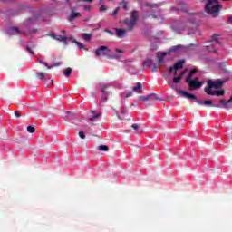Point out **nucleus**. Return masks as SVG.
I'll use <instances>...</instances> for the list:
<instances>
[{
    "instance_id": "f257e3e1",
    "label": "nucleus",
    "mask_w": 232,
    "mask_h": 232,
    "mask_svg": "<svg viewBox=\"0 0 232 232\" xmlns=\"http://www.w3.org/2000/svg\"><path fill=\"white\" fill-rule=\"evenodd\" d=\"M139 21V11L133 10L130 14V18H126L123 20V24L128 27L127 29H119L116 28V35L119 39H124L126 37L127 32H131L133 28L137 25V22Z\"/></svg>"
},
{
    "instance_id": "f03ea898",
    "label": "nucleus",
    "mask_w": 232,
    "mask_h": 232,
    "mask_svg": "<svg viewBox=\"0 0 232 232\" xmlns=\"http://www.w3.org/2000/svg\"><path fill=\"white\" fill-rule=\"evenodd\" d=\"M205 3V12L212 17H218L222 5L218 3V0H203Z\"/></svg>"
},
{
    "instance_id": "7ed1b4c3",
    "label": "nucleus",
    "mask_w": 232,
    "mask_h": 232,
    "mask_svg": "<svg viewBox=\"0 0 232 232\" xmlns=\"http://www.w3.org/2000/svg\"><path fill=\"white\" fill-rule=\"evenodd\" d=\"M179 95L185 97V99H191L195 101L199 106H213V102L211 100L202 101L199 100L195 94H191L186 91H179Z\"/></svg>"
},
{
    "instance_id": "20e7f679",
    "label": "nucleus",
    "mask_w": 232,
    "mask_h": 232,
    "mask_svg": "<svg viewBox=\"0 0 232 232\" xmlns=\"http://www.w3.org/2000/svg\"><path fill=\"white\" fill-rule=\"evenodd\" d=\"M222 86H224V82H222L221 80H216V81L208 80L207 86L204 88V90L207 95L213 96V88L215 90H218L222 88Z\"/></svg>"
},
{
    "instance_id": "39448f33",
    "label": "nucleus",
    "mask_w": 232,
    "mask_h": 232,
    "mask_svg": "<svg viewBox=\"0 0 232 232\" xmlns=\"http://www.w3.org/2000/svg\"><path fill=\"white\" fill-rule=\"evenodd\" d=\"M101 115L102 114L99 111L91 110L89 112V126H97Z\"/></svg>"
},
{
    "instance_id": "423d86ee",
    "label": "nucleus",
    "mask_w": 232,
    "mask_h": 232,
    "mask_svg": "<svg viewBox=\"0 0 232 232\" xmlns=\"http://www.w3.org/2000/svg\"><path fill=\"white\" fill-rule=\"evenodd\" d=\"M186 82L188 83L189 90H198V88H202L203 84L202 82H198V78H194L193 80L192 78L189 80L187 78Z\"/></svg>"
},
{
    "instance_id": "0eeeda50",
    "label": "nucleus",
    "mask_w": 232,
    "mask_h": 232,
    "mask_svg": "<svg viewBox=\"0 0 232 232\" xmlns=\"http://www.w3.org/2000/svg\"><path fill=\"white\" fill-rule=\"evenodd\" d=\"M110 53H111V51H110L108 46H101L95 52L96 57H108Z\"/></svg>"
},
{
    "instance_id": "6e6552de",
    "label": "nucleus",
    "mask_w": 232,
    "mask_h": 232,
    "mask_svg": "<svg viewBox=\"0 0 232 232\" xmlns=\"http://www.w3.org/2000/svg\"><path fill=\"white\" fill-rule=\"evenodd\" d=\"M191 24H193V22L190 21V20H188V21H178V23H177L178 29H179L181 31H184L187 28H189V26H191Z\"/></svg>"
},
{
    "instance_id": "1a4fd4ad",
    "label": "nucleus",
    "mask_w": 232,
    "mask_h": 232,
    "mask_svg": "<svg viewBox=\"0 0 232 232\" xmlns=\"http://www.w3.org/2000/svg\"><path fill=\"white\" fill-rule=\"evenodd\" d=\"M184 60H180L179 63H176L174 66L169 67V72H174V75H177V71L180 70L184 66Z\"/></svg>"
},
{
    "instance_id": "9d476101",
    "label": "nucleus",
    "mask_w": 232,
    "mask_h": 232,
    "mask_svg": "<svg viewBox=\"0 0 232 232\" xmlns=\"http://www.w3.org/2000/svg\"><path fill=\"white\" fill-rule=\"evenodd\" d=\"M108 85L103 84L102 85V96L101 98V102H106V101H108Z\"/></svg>"
},
{
    "instance_id": "9b49d317",
    "label": "nucleus",
    "mask_w": 232,
    "mask_h": 232,
    "mask_svg": "<svg viewBox=\"0 0 232 232\" xmlns=\"http://www.w3.org/2000/svg\"><path fill=\"white\" fill-rule=\"evenodd\" d=\"M150 15L153 17V19H158V23L160 24L164 23V16L160 14V12L152 11Z\"/></svg>"
},
{
    "instance_id": "f8f14e48",
    "label": "nucleus",
    "mask_w": 232,
    "mask_h": 232,
    "mask_svg": "<svg viewBox=\"0 0 232 232\" xmlns=\"http://www.w3.org/2000/svg\"><path fill=\"white\" fill-rule=\"evenodd\" d=\"M71 14L69 16V21L72 22L74 19H77V17H81V13L79 12H75V8L74 7H71Z\"/></svg>"
},
{
    "instance_id": "ddd939ff",
    "label": "nucleus",
    "mask_w": 232,
    "mask_h": 232,
    "mask_svg": "<svg viewBox=\"0 0 232 232\" xmlns=\"http://www.w3.org/2000/svg\"><path fill=\"white\" fill-rule=\"evenodd\" d=\"M49 35L53 37V39H55L56 41H61L62 43H66V41H68L67 36L55 35V34L53 33L49 34Z\"/></svg>"
},
{
    "instance_id": "4468645a",
    "label": "nucleus",
    "mask_w": 232,
    "mask_h": 232,
    "mask_svg": "<svg viewBox=\"0 0 232 232\" xmlns=\"http://www.w3.org/2000/svg\"><path fill=\"white\" fill-rule=\"evenodd\" d=\"M132 92H135L136 93H142V83L137 82V86L132 88Z\"/></svg>"
},
{
    "instance_id": "2eb2a0df",
    "label": "nucleus",
    "mask_w": 232,
    "mask_h": 232,
    "mask_svg": "<svg viewBox=\"0 0 232 232\" xmlns=\"http://www.w3.org/2000/svg\"><path fill=\"white\" fill-rule=\"evenodd\" d=\"M168 55V53H160L158 54V63L159 64H162L164 63V57Z\"/></svg>"
},
{
    "instance_id": "dca6fc26",
    "label": "nucleus",
    "mask_w": 232,
    "mask_h": 232,
    "mask_svg": "<svg viewBox=\"0 0 232 232\" xmlns=\"http://www.w3.org/2000/svg\"><path fill=\"white\" fill-rule=\"evenodd\" d=\"M151 99H153V94H151V93L147 96H140L139 97V101H142L143 102L151 101Z\"/></svg>"
},
{
    "instance_id": "f3484780",
    "label": "nucleus",
    "mask_w": 232,
    "mask_h": 232,
    "mask_svg": "<svg viewBox=\"0 0 232 232\" xmlns=\"http://www.w3.org/2000/svg\"><path fill=\"white\" fill-rule=\"evenodd\" d=\"M36 77H37V79H38L39 81H44V79H45L46 77H48V74H46V73H44V72H39L36 73Z\"/></svg>"
},
{
    "instance_id": "a211bd4d",
    "label": "nucleus",
    "mask_w": 232,
    "mask_h": 232,
    "mask_svg": "<svg viewBox=\"0 0 232 232\" xmlns=\"http://www.w3.org/2000/svg\"><path fill=\"white\" fill-rule=\"evenodd\" d=\"M218 34H214L211 37L210 43H216V44H220V40L218 38Z\"/></svg>"
},
{
    "instance_id": "6ab92c4d",
    "label": "nucleus",
    "mask_w": 232,
    "mask_h": 232,
    "mask_svg": "<svg viewBox=\"0 0 232 232\" xmlns=\"http://www.w3.org/2000/svg\"><path fill=\"white\" fill-rule=\"evenodd\" d=\"M197 72H198V69H192L187 76L188 81H189V79H193V76L197 73Z\"/></svg>"
},
{
    "instance_id": "aec40b11",
    "label": "nucleus",
    "mask_w": 232,
    "mask_h": 232,
    "mask_svg": "<svg viewBox=\"0 0 232 232\" xmlns=\"http://www.w3.org/2000/svg\"><path fill=\"white\" fill-rule=\"evenodd\" d=\"M213 95H217L218 97H222L225 95L226 92L224 90L220 91H212Z\"/></svg>"
},
{
    "instance_id": "412c9836",
    "label": "nucleus",
    "mask_w": 232,
    "mask_h": 232,
    "mask_svg": "<svg viewBox=\"0 0 232 232\" xmlns=\"http://www.w3.org/2000/svg\"><path fill=\"white\" fill-rule=\"evenodd\" d=\"M7 138H8V132H6V130H3L2 131H0V139L2 140H5Z\"/></svg>"
},
{
    "instance_id": "4be33fe9",
    "label": "nucleus",
    "mask_w": 232,
    "mask_h": 232,
    "mask_svg": "<svg viewBox=\"0 0 232 232\" xmlns=\"http://www.w3.org/2000/svg\"><path fill=\"white\" fill-rule=\"evenodd\" d=\"M145 6H148V8H160V5L152 3H146Z\"/></svg>"
},
{
    "instance_id": "5701e85b",
    "label": "nucleus",
    "mask_w": 232,
    "mask_h": 232,
    "mask_svg": "<svg viewBox=\"0 0 232 232\" xmlns=\"http://www.w3.org/2000/svg\"><path fill=\"white\" fill-rule=\"evenodd\" d=\"M151 64H153V61H151V59H147L143 63V66H145V68H151Z\"/></svg>"
},
{
    "instance_id": "b1692460",
    "label": "nucleus",
    "mask_w": 232,
    "mask_h": 232,
    "mask_svg": "<svg viewBox=\"0 0 232 232\" xmlns=\"http://www.w3.org/2000/svg\"><path fill=\"white\" fill-rule=\"evenodd\" d=\"M72 68H67L65 70H63V75H65V77H70V75H72Z\"/></svg>"
},
{
    "instance_id": "393cba45",
    "label": "nucleus",
    "mask_w": 232,
    "mask_h": 232,
    "mask_svg": "<svg viewBox=\"0 0 232 232\" xmlns=\"http://www.w3.org/2000/svg\"><path fill=\"white\" fill-rule=\"evenodd\" d=\"M98 150H100V151H108L110 148H108L107 145H100L98 146Z\"/></svg>"
},
{
    "instance_id": "a878e982",
    "label": "nucleus",
    "mask_w": 232,
    "mask_h": 232,
    "mask_svg": "<svg viewBox=\"0 0 232 232\" xmlns=\"http://www.w3.org/2000/svg\"><path fill=\"white\" fill-rule=\"evenodd\" d=\"M35 21H37V17H33V18H28L27 20H26V23H27V24H33V23H35Z\"/></svg>"
},
{
    "instance_id": "bb28decb",
    "label": "nucleus",
    "mask_w": 232,
    "mask_h": 232,
    "mask_svg": "<svg viewBox=\"0 0 232 232\" xmlns=\"http://www.w3.org/2000/svg\"><path fill=\"white\" fill-rule=\"evenodd\" d=\"M34 48H35V44H31V46L27 45V52H29V53L34 54Z\"/></svg>"
},
{
    "instance_id": "cd10ccee",
    "label": "nucleus",
    "mask_w": 232,
    "mask_h": 232,
    "mask_svg": "<svg viewBox=\"0 0 232 232\" xmlns=\"http://www.w3.org/2000/svg\"><path fill=\"white\" fill-rule=\"evenodd\" d=\"M121 6H122L123 10H128V2L126 0H123L121 4Z\"/></svg>"
},
{
    "instance_id": "c85d7f7f",
    "label": "nucleus",
    "mask_w": 232,
    "mask_h": 232,
    "mask_svg": "<svg viewBox=\"0 0 232 232\" xmlns=\"http://www.w3.org/2000/svg\"><path fill=\"white\" fill-rule=\"evenodd\" d=\"M150 95H152L150 101H160V97L157 93H150Z\"/></svg>"
},
{
    "instance_id": "c756f323",
    "label": "nucleus",
    "mask_w": 232,
    "mask_h": 232,
    "mask_svg": "<svg viewBox=\"0 0 232 232\" xmlns=\"http://www.w3.org/2000/svg\"><path fill=\"white\" fill-rule=\"evenodd\" d=\"M10 32L13 34H21V31H19V28H17V27L10 28Z\"/></svg>"
},
{
    "instance_id": "7c9ffc66",
    "label": "nucleus",
    "mask_w": 232,
    "mask_h": 232,
    "mask_svg": "<svg viewBox=\"0 0 232 232\" xmlns=\"http://www.w3.org/2000/svg\"><path fill=\"white\" fill-rule=\"evenodd\" d=\"M180 9L182 10V12L188 13V5H186V4H181V5H180Z\"/></svg>"
},
{
    "instance_id": "2f4dec72",
    "label": "nucleus",
    "mask_w": 232,
    "mask_h": 232,
    "mask_svg": "<svg viewBox=\"0 0 232 232\" xmlns=\"http://www.w3.org/2000/svg\"><path fill=\"white\" fill-rule=\"evenodd\" d=\"M38 63L40 64H44V66H46V68H48V70H51L52 66H49L48 63L43 62V60H38Z\"/></svg>"
},
{
    "instance_id": "473e14b6",
    "label": "nucleus",
    "mask_w": 232,
    "mask_h": 232,
    "mask_svg": "<svg viewBox=\"0 0 232 232\" xmlns=\"http://www.w3.org/2000/svg\"><path fill=\"white\" fill-rule=\"evenodd\" d=\"M72 43H75V44H77V46H79L81 49L84 48V44H82L81 42L73 40Z\"/></svg>"
},
{
    "instance_id": "72a5a7b5",
    "label": "nucleus",
    "mask_w": 232,
    "mask_h": 232,
    "mask_svg": "<svg viewBox=\"0 0 232 232\" xmlns=\"http://www.w3.org/2000/svg\"><path fill=\"white\" fill-rule=\"evenodd\" d=\"M27 131L29 133H35V129L34 127H32V126H28L27 127Z\"/></svg>"
},
{
    "instance_id": "f704fd0d",
    "label": "nucleus",
    "mask_w": 232,
    "mask_h": 232,
    "mask_svg": "<svg viewBox=\"0 0 232 232\" xmlns=\"http://www.w3.org/2000/svg\"><path fill=\"white\" fill-rule=\"evenodd\" d=\"M80 139H86V134H84V131L81 130L78 133Z\"/></svg>"
},
{
    "instance_id": "c9c22d12",
    "label": "nucleus",
    "mask_w": 232,
    "mask_h": 232,
    "mask_svg": "<svg viewBox=\"0 0 232 232\" xmlns=\"http://www.w3.org/2000/svg\"><path fill=\"white\" fill-rule=\"evenodd\" d=\"M208 52H213L214 53L217 52L213 46L208 45L207 47Z\"/></svg>"
},
{
    "instance_id": "e433bc0d",
    "label": "nucleus",
    "mask_w": 232,
    "mask_h": 232,
    "mask_svg": "<svg viewBox=\"0 0 232 232\" xmlns=\"http://www.w3.org/2000/svg\"><path fill=\"white\" fill-rule=\"evenodd\" d=\"M180 81H182L181 77H175V78H173V82L175 84H179V82H180Z\"/></svg>"
},
{
    "instance_id": "4c0bfd02",
    "label": "nucleus",
    "mask_w": 232,
    "mask_h": 232,
    "mask_svg": "<svg viewBox=\"0 0 232 232\" xmlns=\"http://www.w3.org/2000/svg\"><path fill=\"white\" fill-rule=\"evenodd\" d=\"M119 10H121V8H120V7H117V8L115 9V11H112L111 15L115 16L116 14H119Z\"/></svg>"
},
{
    "instance_id": "58836bf2",
    "label": "nucleus",
    "mask_w": 232,
    "mask_h": 232,
    "mask_svg": "<svg viewBox=\"0 0 232 232\" xmlns=\"http://www.w3.org/2000/svg\"><path fill=\"white\" fill-rule=\"evenodd\" d=\"M106 10H108V7H106V5H101L100 12H106Z\"/></svg>"
},
{
    "instance_id": "ea45409f",
    "label": "nucleus",
    "mask_w": 232,
    "mask_h": 232,
    "mask_svg": "<svg viewBox=\"0 0 232 232\" xmlns=\"http://www.w3.org/2000/svg\"><path fill=\"white\" fill-rule=\"evenodd\" d=\"M82 37L83 41H86V42L88 41V34H86V33L82 34Z\"/></svg>"
},
{
    "instance_id": "a19ab883",
    "label": "nucleus",
    "mask_w": 232,
    "mask_h": 232,
    "mask_svg": "<svg viewBox=\"0 0 232 232\" xmlns=\"http://www.w3.org/2000/svg\"><path fill=\"white\" fill-rule=\"evenodd\" d=\"M81 3H88V0H77L78 6H81Z\"/></svg>"
},
{
    "instance_id": "79ce46f5",
    "label": "nucleus",
    "mask_w": 232,
    "mask_h": 232,
    "mask_svg": "<svg viewBox=\"0 0 232 232\" xmlns=\"http://www.w3.org/2000/svg\"><path fill=\"white\" fill-rule=\"evenodd\" d=\"M14 115L17 119H19L21 117V112H19V111H14Z\"/></svg>"
},
{
    "instance_id": "37998d69",
    "label": "nucleus",
    "mask_w": 232,
    "mask_h": 232,
    "mask_svg": "<svg viewBox=\"0 0 232 232\" xmlns=\"http://www.w3.org/2000/svg\"><path fill=\"white\" fill-rule=\"evenodd\" d=\"M131 128H133V130H139V125L137 123L132 124Z\"/></svg>"
},
{
    "instance_id": "c03bdc74",
    "label": "nucleus",
    "mask_w": 232,
    "mask_h": 232,
    "mask_svg": "<svg viewBox=\"0 0 232 232\" xmlns=\"http://www.w3.org/2000/svg\"><path fill=\"white\" fill-rule=\"evenodd\" d=\"M105 32H107V34H110V35H115V33L113 31L105 30Z\"/></svg>"
},
{
    "instance_id": "a18cd8bd",
    "label": "nucleus",
    "mask_w": 232,
    "mask_h": 232,
    "mask_svg": "<svg viewBox=\"0 0 232 232\" xmlns=\"http://www.w3.org/2000/svg\"><path fill=\"white\" fill-rule=\"evenodd\" d=\"M51 66H52V68H55V66H61V63H55Z\"/></svg>"
},
{
    "instance_id": "49530a36",
    "label": "nucleus",
    "mask_w": 232,
    "mask_h": 232,
    "mask_svg": "<svg viewBox=\"0 0 232 232\" xmlns=\"http://www.w3.org/2000/svg\"><path fill=\"white\" fill-rule=\"evenodd\" d=\"M133 95V92H130L127 93L126 97H131Z\"/></svg>"
},
{
    "instance_id": "de8ad7c7",
    "label": "nucleus",
    "mask_w": 232,
    "mask_h": 232,
    "mask_svg": "<svg viewBox=\"0 0 232 232\" xmlns=\"http://www.w3.org/2000/svg\"><path fill=\"white\" fill-rule=\"evenodd\" d=\"M115 52H117L118 53H122V50L121 49H115Z\"/></svg>"
},
{
    "instance_id": "09e8293b",
    "label": "nucleus",
    "mask_w": 232,
    "mask_h": 232,
    "mask_svg": "<svg viewBox=\"0 0 232 232\" xmlns=\"http://www.w3.org/2000/svg\"><path fill=\"white\" fill-rule=\"evenodd\" d=\"M157 68H159V65H155L152 69V72H157Z\"/></svg>"
},
{
    "instance_id": "8fccbe9b",
    "label": "nucleus",
    "mask_w": 232,
    "mask_h": 232,
    "mask_svg": "<svg viewBox=\"0 0 232 232\" xmlns=\"http://www.w3.org/2000/svg\"><path fill=\"white\" fill-rule=\"evenodd\" d=\"M179 77H181L182 80V78L184 77V72H181Z\"/></svg>"
},
{
    "instance_id": "3c124183",
    "label": "nucleus",
    "mask_w": 232,
    "mask_h": 232,
    "mask_svg": "<svg viewBox=\"0 0 232 232\" xmlns=\"http://www.w3.org/2000/svg\"><path fill=\"white\" fill-rule=\"evenodd\" d=\"M228 21H229V23H231V24H232V16L228 17Z\"/></svg>"
},
{
    "instance_id": "603ef678",
    "label": "nucleus",
    "mask_w": 232,
    "mask_h": 232,
    "mask_svg": "<svg viewBox=\"0 0 232 232\" xmlns=\"http://www.w3.org/2000/svg\"><path fill=\"white\" fill-rule=\"evenodd\" d=\"M116 115L119 119H121V116H119V111H116Z\"/></svg>"
},
{
    "instance_id": "864d4df0",
    "label": "nucleus",
    "mask_w": 232,
    "mask_h": 232,
    "mask_svg": "<svg viewBox=\"0 0 232 232\" xmlns=\"http://www.w3.org/2000/svg\"><path fill=\"white\" fill-rule=\"evenodd\" d=\"M91 37H92V34H88V41H90V39H91Z\"/></svg>"
},
{
    "instance_id": "5fc2aeb1",
    "label": "nucleus",
    "mask_w": 232,
    "mask_h": 232,
    "mask_svg": "<svg viewBox=\"0 0 232 232\" xmlns=\"http://www.w3.org/2000/svg\"><path fill=\"white\" fill-rule=\"evenodd\" d=\"M112 59H119V56H117V55L112 56Z\"/></svg>"
},
{
    "instance_id": "6e6d98bb",
    "label": "nucleus",
    "mask_w": 232,
    "mask_h": 232,
    "mask_svg": "<svg viewBox=\"0 0 232 232\" xmlns=\"http://www.w3.org/2000/svg\"><path fill=\"white\" fill-rule=\"evenodd\" d=\"M85 10H88V5L83 6Z\"/></svg>"
},
{
    "instance_id": "4d7b16f0",
    "label": "nucleus",
    "mask_w": 232,
    "mask_h": 232,
    "mask_svg": "<svg viewBox=\"0 0 232 232\" xmlns=\"http://www.w3.org/2000/svg\"><path fill=\"white\" fill-rule=\"evenodd\" d=\"M52 86H53V80L51 81Z\"/></svg>"
},
{
    "instance_id": "13d9d810",
    "label": "nucleus",
    "mask_w": 232,
    "mask_h": 232,
    "mask_svg": "<svg viewBox=\"0 0 232 232\" xmlns=\"http://www.w3.org/2000/svg\"><path fill=\"white\" fill-rule=\"evenodd\" d=\"M93 2V0H88V3H92Z\"/></svg>"
},
{
    "instance_id": "bf43d9fd",
    "label": "nucleus",
    "mask_w": 232,
    "mask_h": 232,
    "mask_svg": "<svg viewBox=\"0 0 232 232\" xmlns=\"http://www.w3.org/2000/svg\"><path fill=\"white\" fill-rule=\"evenodd\" d=\"M171 10H177V8H175V7H171Z\"/></svg>"
},
{
    "instance_id": "052dcab7",
    "label": "nucleus",
    "mask_w": 232,
    "mask_h": 232,
    "mask_svg": "<svg viewBox=\"0 0 232 232\" xmlns=\"http://www.w3.org/2000/svg\"><path fill=\"white\" fill-rule=\"evenodd\" d=\"M100 3H102V0H100Z\"/></svg>"
}]
</instances>
